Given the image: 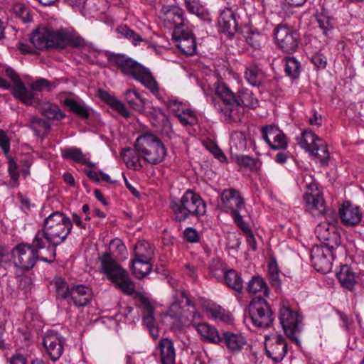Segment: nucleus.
I'll return each instance as SVG.
<instances>
[{
  "instance_id": "f03ea898",
  "label": "nucleus",
  "mask_w": 364,
  "mask_h": 364,
  "mask_svg": "<svg viewBox=\"0 0 364 364\" xmlns=\"http://www.w3.org/2000/svg\"><path fill=\"white\" fill-rule=\"evenodd\" d=\"M108 63L124 76L131 77L155 94L159 92V84L151 71L136 60L124 54L110 53Z\"/></svg>"
},
{
  "instance_id": "0eeeda50",
  "label": "nucleus",
  "mask_w": 364,
  "mask_h": 364,
  "mask_svg": "<svg viewBox=\"0 0 364 364\" xmlns=\"http://www.w3.org/2000/svg\"><path fill=\"white\" fill-rule=\"evenodd\" d=\"M53 284L58 298L70 299L76 306H85L92 300V291L88 286L84 284L70 286L62 277H55Z\"/></svg>"
},
{
  "instance_id": "c9c22d12",
  "label": "nucleus",
  "mask_w": 364,
  "mask_h": 364,
  "mask_svg": "<svg viewBox=\"0 0 364 364\" xmlns=\"http://www.w3.org/2000/svg\"><path fill=\"white\" fill-rule=\"evenodd\" d=\"M152 260L132 259V269L134 275L141 279L149 274L152 269Z\"/></svg>"
},
{
  "instance_id": "9b49d317",
  "label": "nucleus",
  "mask_w": 364,
  "mask_h": 364,
  "mask_svg": "<svg viewBox=\"0 0 364 364\" xmlns=\"http://www.w3.org/2000/svg\"><path fill=\"white\" fill-rule=\"evenodd\" d=\"M300 146L314 155L322 166L327 165L329 152L326 144L321 138L317 136L310 130H305L301 134Z\"/></svg>"
},
{
  "instance_id": "ddd939ff",
  "label": "nucleus",
  "mask_w": 364,
  "mask_h": 364,
  "mask_svg": "<svg viewBox=\"0 0 364 364\" xmlns=\"http://www.w3.org/2000/svg\"><path fill=\"white\" fill-rule=\"evenodd\" d=\"M279 319L287 336L299 344L297 334L302 329V316L291 308L282 306L279 310Z\"/></svg>"
},
{
  "instance_id": "bb28decb",
  "label": "nucleus",
  "mask_w": 364,
  "mask_h": 364,
  "mask_svg": "<svg viewBox=\"0 0 364 364\" xmlns=\"http://www.w3.org/2000/svg\"><path fill=\"white\" fill-rule=\"evenodd\" d=\"M304 200L307 210L314 216L322 215L326 210L325 201L323 196L318 193L316 194L305 193Z\"/></svg>"
},
{
  "instance_id": "6e6552de",
  "label": "nucleus",
  "mask_w": 364,
  "mask_h": 364,
  "mask_svg": "<svg viewBox=\"0 0 364 364\" xmlns=\"http://www.w3.org/2000/svg\"><path fill=\"white\" fill-rule=\"evenodd\" d=\"M102 267L109 279L126 294L132 295L135 291V286L129 277L127 272L108 253L103 254L100 258Z\"/></svg>"
},
{
  "instance_id": "7c9ffc66",
  "label": "nucleus",
  "mask_w": 364,
  "mask_h": 364,
  "mask_svg": "<svg viewBox=\"0 0 364 364\" xmlns=\"http://www.w3.org/2000/svg\"><path fill=\"white\" fill-rule=\"evenodd\" d=\"M98 97L122 116L124 117L129 116V112L124 105L115 97L111 95L107 91L100 90L98 91Z\"/></svg>"
},
{
  "instance_id": "6ab92c4d",
  "label": "nucleus",
  "mask_w": 364,
  "mask_h": 364,
  "mask_svg": "<svg viewBox=\"0 0 364 364\" xmlns=\"http://www.w3.org/2000/svg\"><path fill=\"white\" fill-rule=\"evenodd\" d=\"M172 40L183 53L192 55L196 53V38L189 27L183 30L177 28L176 32H173Z\"/></svg>"
},
{
  "instance_id": "f3484780",
  "label": "nucleus",
  "mask_w": 364,
  "mask_h": 364,
  "mask_svg": "<svg viewBox=\"0 0 364 364\" xmlns=\"http://www.w3.org/2000/svg\"><path fill=\"white\" fill-rule=\"evenodd\" d=\"M185 11L180 7L172 6L163 9L161 19L165 27L176 32L188 27V21L185 18Z\"/></svg>"
},
{
  "instance_id": "f704fd0d",
  "label": "nucleus",
  "mask_w": 364,
  "mask_h": 364,
  "mask_svg": "<svg viewBox=\"0 0 364 364\" xmlns=\"http://www.w3.org/2000/svg\"><path fill=\"white\" fill-rule=\"evenodd\" d=\"M222 342L232 352L240 350L245 343V338L241 335L229 331L225 332L223 334Z\"/></svg>"
},
{
  "instance_id": "423d86ee",
  "label": "nucleus",
  "mask_w": 364,
  "mask_h": 364,
  "mask_svg": "<svg viewBox=\"0 0 364 364\" xmlns=\"http://www.w3.org/2000/svg\"><path fill=\"white\" fill-rule=\"evenodd\" d=\"M134 147L141 158L151 164H160L166 156V149L162 141L151 133L140 135Z\"/></svg>"
},
{
  "instance_id": "6e6d98bb",
  "label": "nucleus",
  "mask_w": 364,
  "mask_h": 364,
  "mask_svg": "<svg viewBox=\"0 0 364 364\" xmlns=\"http://www.w3.org/2000/svg\"><path fill=\"white\" fill-rule=\"evenodd\" d=\"M109 252L107 253L110 255L113 259H114L112 255H113L114 257L122 255L126 252V247L120 239L115 238L111 240L109 245Z\"/></svg>"
},
{
  "instance_id": "72a5a7b5",
  "label": "nucleus",
  "mask_w": 364,
  "mask_h": 364,
  "mask_svg": "<svg viewBox=\"0 0 364 364\" xmlns=\"http://www.w3.org/2000/svg\"><path fill=\"white\" fill-rule=\"evenodd\" d=\"M26 126L28 127L38 136H43L48 133L50 124L46 120L38 117L31 116L27 120Z\"/></svg>"
},
{
  "instance_id": "a878e982",
  "label": "nucleus",
  "mask_w": 364,
  "mask_h": 364,
  "mask_svg": "<svg viewBox=\"0 0 364 364\" xmlns=\"http://www.w3.org/2000/svg\"><path fill=\"white\" fill-rule=\"evenodd\" d=\"M220 29L232 36L237 30V23L234 12L230 9L222 11L218 20Z\"/></svg>"
},
{
  "instance_id": "39448f33",
  "label": "nucleus",
  "mask_w": 364,
  "mask_h": 364,
  "mask_svg": "<svg viewBox=\"0 0 364 364\" xmlns=\"http://www.w3.org/2000/svg\"><path fill=\"white\" fill-rule=\"evenodd\" d=\"M171 208L173 219L183 222L189 217H200L206 212V204L202 198L191 190L186 191L179 200H172Z\"/></svg>"
},
{
  "instance_id": "338daca9",
  "label": "nucleus",
  "mask_w": 364,
  "mask_h": 364,
  "mask_svg": "<svg viewBox=\"0 0 364 364\" xmlns=\"http://www.w3.org/2000/svg\"><path fill=\"white\" fill-rule=\"evenodd\" d=\"M213 316L215 318H218L223 321L229 323L232 321L231 316L229 314H226L224 310L221 309H215L212 312Z\"/></svg>"
},
{
  "instance_id": "69168bd1",
  "label": "nucleus",
  "mask_w": 364,
  "mask_h": 364,
  "mask_svg": "<svg viewBox=\"0 0 364 364\" xmlns=\"http://www.w3.org/2000/svg\"><path fill=\"white\" fill-rule=\"evenodd\" d=\"M311 62L318 69H324L327 65V59H326V56H324L321 53L314 54L311 58Z\"/></svg>"
},
{
  "instance_id": "5701e85b",
  "label": "nucleus",
  "mask_w": 364,
  "mask_h": 364,
  "mask_svg": "<svg viewBox=\"0 0 364 364\" xmlns=\"http://www.w3.org/2000/svg\"><path fill=\"white\" fill-rule=\"evenodd\" d=\"M220 198L224 208L230 210L231 215L245 207L244 199L236 189H225L220 194Z\"/></svg>"
},
{
  "instance_id": "774afa93",
  "label": "nucleus",
  "mask_w": 364,
  "mask_h": 364,
  "mask_svg": "<svg viewBox=\"0 0 364 364\" xmlns=\"http://www.w3.org/2000/svg\"><path fill=\"white\" fill-rule=\"evenodd\" d=\"M18 288L24 290L25 291L31 289L32 281L28 276H21L18 279Z\"/></svg>"
},
{
  "instance_id": "4d7b16f0",
  "label": "nucleus",
  "mask_w": 364,
  "mask_h": 364,
  "mask_svg": "<svg viewBox=\"0 0 364 364\" xmlns=\"http://www.w3.org/2000/svg\"><path fill=\"white\" fill-rule=\"evenodd\" d=\"M268 274L272 286L278 288L281 285L279 272L277 264L275 262H271L268 265Z\"/></svg>"
},
{
  "instance_id": "680f3d73",
  "label": "nucleus",
  "mask_w": 364,
  "mask_h": 364,
  "mask_svg": "<svg viewBox=\"0 0 364 364\" xmlns=\"http://www.w3.org/2000/svg\"><path fill=\"white\" fill-rule=\"evenodd\" d=\"M11 138L6 132L0 129V148L5 155H8L10 151Z\"/></svg>"
},
{
  "instance_id": "1a4fd4ad",
  "label": "nucleus",
  "mask_w": 364,
  "mask_h": 364,
  "mask_svg": "<svg viewBox=\"0 0 364 364\" xmlns=\"http://www.w3.org/2000/svg\"><path fill=\"white\" fill-rule=\"evenodd\" d=\"M45 249L44 246H38L36 243V237L33 239L31 244L21 243L17 245L12 250L11 255L14 263L23 270L32 269L38 259L46 256H39L38 252Z\"/></svg>"
},
{
  "instance_id": "c756f323",
  "label": "nucleus",
  "mask_w": 364,
  "mask_h": 364,
  "mask_svg": "<svg viewBox=\"0 0 364 364\" xmlns=\"http://www.w3.org/2000/svg\"><path fill=\"white\" fill-rule=\"evenodd\" d=\"M133 255V259L154 261V248L146 240L138 241L134 245Z\"/></svg>"
},
{
  "instance_id": "5fc2aeb1",
  "label": "nucleus",
  "mask_w": 364,
  "mask_h": 364,
  "mask_svg": "<svg viewBox=\"0 0 364 364\" xmlns=\"http://www.w3.org/2000/svg\"><path fill=\"white\" fill-rule=\"evenodd\" d=\"M236 162L240 166L247 168L251 171H256L259 167V161L247 155L237 156Z\"/></svg>"
},
{
  "instance_id": "4c0bfd02",
  "label": "nucleus",
  "mask_w": 364,
  "mask_h": 364,
  "mask_svg": "<svg viewBox=\"0 0 364 364\" xmlns=\"http://www.w3.org/2000/svg\"><path fill=\"white\" fill-rule=\"evenodd\" d=\"M245 78L251 85L259 87L263 83L264 75L257 66L252 65L246 68Z\"/></svg>"
},
{
  "instance_id": "bf43d9fd",
  "label": "nucleus",
  "mask_w": 364,
  "mask_h": 364,
  "mask_svg": "<svg viewBox=\"0 0 364 364\" xmlns=\"http://www.w3.org/2000/svg\"><path fill=\"white\" fill-rule=\"evenodd\" d=\"M232 146H235L239 151H245L247 147L245 136L242 132H235L231 138Z\"/></svg>"
},
{
  "instance_id": "864d4df0",
  "label": "nucleus",
  "mask_w": 364,
  "mask_h": 364,
  "mask_svg": "<svg viewBox=\"0 0 364 364\" xmlns=\"http://www.w3.org/2000/svg\"><path fill=\"white\" fill-rule=\"evenodd\" d=\"M176 117L184 126H192L198 122V118L195 112L188 107H186V109L182 111Z\"/></svg>"
},
{
  "instance_id": "3c124183",
  "label": "nucleus",
  "mask_w": 364,
  "mask_h": 364,
  "mask_svg": "<svg viewBox=\"0 0 364 364\" xmlns=\"http://www.w3.org/2000/svg\"><path fill=\"white\" fill-rule=\"evenodd\" d=\"M152 117L154 122H152L153 125L155 127H162L163 132L166 133H168V132L171 131V124L168 121V119L166 114H164L160 110L159 112L155 111L154 113L152 114Z\"/></svg>"
},
{
  "instance_id": "58836bf2",
  "label": "nucleus",
  "mask_w": 364,
  "mask_h": 364,
  "mask_svg": "<svg viewBox=\"0 0 364 364\" xmlns=\"http://www.w3.org/2000/svg\"><path fill=\"white\" fill-rule=\"evenodd\" d=\"M237 100L240 101V106L247 107L252 109L257 107L258 100L252 91L246 88H242L237 92Z\"/></svg>"
},
{
  "instance_id": "f8f14e48",
  "label": "nucleus",
  "mask_w": 364,
  "mask_h": 364,
  "mask_svg": "<svg viewBox=\"0 0 364 364\" xmlns=\"http://www.w3.org/2000/svg\"><path fill=\"white\" fill-rule=\"evenodd\" d=\"M275 43L284 53H294L299 48L300 35L298 31L285 24H279L273 32Z\"/></svg>"
},
{
  "instance_id": "c85d7f7f",
  "label": "nucleus",
  "mask_w": 364,
  "mask_h": 364,
  "mask_svg": "<svg viewBox=\"0 0 364 364\" xmlns=\"http://www.w3.org/2000/svg\"><path fill=\"white\" fill-rule=\"evenodd\" d=\"M183 306L177 301H173L167 310L166 316L173 320V325L177 327L182 326L190 319H193L192 315L184 314L182 311Z\"/></svg>"
},
{
  "instance_id": "49530a36",
  "label": "nucleus",
  "mask_w": 364,
  "mask_h": 364,
  "mask_svg": "<svg viewBox=\"0 0 364 364\" xmlns=\"http://www.w3.org/2000/svg\"><path fill=\"white\" fill-rule=\"evenodd\" d=\"M58 83L56 82H50L46 78H38L35 82L31 84V89L28 90L35 92H50L55 89Z\"/></svg>"
},
{
  "instance_id": "c03bdc74",
  "label": "nucleus",
  "mask_w": 364,
  "mask_h": 364,
  "mask_svg": "<svg viewBox=\"0 0 364 364\" xmlns=\"http://www.w3.org/2000/svg\"><path fill=\"white\" fill-rule=\"evenodd\" d=\"M173 301H177L180 305L183 306V304H185L186 306H187L188 308H191L188 309V311L192 315L193 318H196V316H198V314L196 311L194 304L191 302L184 289L176 290L174 294L173 295Z\"/></svg>"
},
{
  "instance_id": "473e14b6",
  "label": "nucleus",
  "mask_w": 364,
  "mask_h": 364,
  "mask_svg": "<svg viewBox=\"0 0 364 364\" xmlns=\"http://www.w3.org/2000/svg\"><path fill=\"white\" fill-rule=\"evenodd\" d=\"M62 156L65 159L73 160L76 163L95 166V164L90 161L87 155L83 154L82 150L77 147H70L62 150Z\"/></svg>"
},
{
  "instance_id": "09e8293b",
  "label": "nucleus",
  "mask_w": 364,
  "mask_h": 364,
  "mask_svg": "<svg viewBox=\"0 0 364 364\" xmlns=\"http://www.w3.org/2000/svg\"><path fill=\"white\" fill-rule=\"evenodd\" d=\"M65 104L68 106L70 111L77 114L81 118L86 119L90 117V112L87 108L78 103L73 99H66L65 100Z\"/></svg>"
},
{
  "instance_id": "a19ab883",
  "label": "nucleus",
  "mask_w": 364,
  "mask_h": 364,
  "mask_svg": "<svg viewBox=\"0 0 364 364\" xmlns=\"http://www.w3.org/2000/svg\"><path fill=\"white\" fill-rule=\"evenodd\" d=\"M123 160L124 161L127 166L129 168L134 170H140L142 167L140 163L139 154H136L134 150L131 149H124L122 154Z\"/></svg>"
},
{
  "instance_id": "603ef678",
  "label": "nucleus",
  "mask_w": 364,
  "mask_h": 364,
  "mask_svg": "<svg viewBox=\"0 0 364 364\" xmlns=\"http://www.w3.org/2000/svg\"><path fill=\"white\" fill-rule=\"evenodd\" d=\"M285 72L292 78H296L300 72V63L294 57H287L285 63Z\"/></svg>"
},
{
  "instance_id": "e433bc0d",
  "label": "nucleus",
  "mask_w": 364,
  "mask_h": 364,
  "mask_svg": "<svg viewBox=\"0 0 364 364\" xmlns=\"http://www.w3.org/2000/svg\"><path fill=\"white\" fill-rule=\"evenodd\" d=\"M197 331L202 337L210 343H220L222 342V337L214 326L202 323L197 326Z\"/></svg>"
},
{
  "instance_id": "cd10ccee",
  "label": "nucleus",
  "mask_w": 364,
  "mask_h": 364,
  "mask_svg": "<svg viewBox=\"0 0 364 364\" xmlns=\"http://www.w3.org/2000/svg\"><path fill=\"white\" fill-rule=\"evenodd\" d=\"M158 346L161 364H175L176 351L173 341L167 338H162Z\"/></svg>"
},
{
  "instance_id": "de8ad7c7",
  "label": "nucleus",
  "mask_w": 364,
  "mask_h": 364,
  "mask_svg": "<svg viewBox=\"0 0 364 364\" xmlns=\"http://www.w3.org/2000/svg\"><path fill=\"white\" fill-rule=\"evenodd\" d=\"M315 18L323 34L328 36L333 28L332 18L323 13L316 14Z\"/></svg>"
},
{
  "instance_id": "0e129e2a",
  "label": "nucleus",
  "mask_w": 364,
  "mask_h": 364,
  "mask_svg": "<svg viewBox=\"0 0 364 364\" xmlns=\"http://www.w3.org/2000/svg\"><path fill=\"white\" fill-rule=\"evenodd\" d=\"M169 110L177 117L182 111L186 109V106L176 100H170L168 105Z\"/></svg>"
},
{
  "instance_id": "20e7f679",
  "label": "nucleus",
  "mask_w": 364,
  "mask_h": 364,
  "mask_svg": "<svg viewBox=\"0 0 364 364\" xmlns=\"http://www.w3.org/2000/svg\"><path fill=\"white\" fill-rule=\"evenodd\" d=\"M217 112L220 113L227 123L240 120L243 109L233 92L225 83H218L215 96L211 98Z\"/></svg>"
},
{
  "instance_id": "dca6fc26",
  "label": "nucleus",
  "mask_w": 364,
  "mask_h": 364,
  "mask_svg": "<svg viewBox=\"0 0 364 364\" xmlns=\"http://www.w3.org/2000/svg\"><path fill=\"white\" fill-rule=\"evenodd\" d=\"M43 345L53 361L58 360L63 353L65 339L57 331L48 330L43 338Z\"/></svg>"
},
{
  "instance_id": "412c9836",
  "label": "nucleus",
  "mask_w": 364,
  "mask_h": 364,
  "mask_svg": "<svg viewBox=\"0 0 364 364\" xmlns=\"http://www.w3.org/2000/svg\"><path fill=\"white\" fill-rule=\"evenodd\" d=\"M339 216L343 224L354 227L364 223V215L359 206L345 201L339 208Z\"/></svg>"
},
{
  "instance_id": "f257e3e1",
  "label": "nucleus",
  "mask_w": 364,
  "mask_h": 364,
  "mask_svg": "<svg viewBox=\"0 0 364 364\" xmlns=\"http://www.w3.org/2000/svg\"><path fill=\"white\" fill-rule=\"evenodd\" d=\"M71 219L60 211L48 215L43 221V228L36 233V243L44 246L48 255L41 260L51 263L56 257V247L64 242L71 232Z\"/></svg>"
},
{
  "instance_id": "2f4dec72",
  "label": "nucleus",
  "mask_w": 364,
  "mask_h": 364,
  "mask_svg": "<svg viewBox=\"0 0 364 364\" xmlns=\"http://www.w3.org/2000/svg\"><path fill=\"white\" fill-rule=\"evenodd\" d=\"M336 277L341 286L347 289L352 290L356 284V275L348 265L341 266Z\"/></svg>"
},
{
  "instance_id": "a211bd4d",
  "label": "nucleus",
  "mask_w": 364,
  "mask_h": 364,
  "mask_svg": "<svg viewBox=\"0 0 364 364\" xmlns=\"http://www.w3.org/2000/svg\"><path fill=\"white\" fill-rule=\"evenodd\" d=\"M316 233L318 239L323 243L326 250L333 251L339 247L341 244V237L336 231L334 225L329 223H321L316 228Z\"/></svg>"
},
{
  "instance_id": "37998d69",
  "label": "nucleus",
  "mask_w": 364,
  "mask_h": 364,
  "mask_svg": "<svg viewBox=\"0 0 364 364\" xmlns=\"http://www.w3.org/2000/svg\"><path fill=\"white\" fill-rule=\"evenodd\" d=\"M139 301L144 308V313L143 316V321L144 325L146 326L147 328L154 326V309L153 306L151 305L149 299L145 296L141 294L139 296Z\"/></svg>"
},
{
  "instance_id": "4468645a",
  "label": "nucleus",
  "mask_w": 364,
  "mask_h": 364,
  "mask_svg": "<svg viewBox=\"0 0 364 364\" xmlns=\"http://www.w3.org/2000/svg\"><path fill=\"white\" fill-rule=\"evenodd\" d=\"M264 346L267 357L274 363L281 362L287 353L288 345L282 335L267 336Z\"/></svg>"
},
{
  "instance_id": "79ce46f5",
  "label": "nucleus",
  "mask_w": 364,
  "mask_h": 364,
  "mask_svg": "<svg viewBox=\"0 0 364 364\" xmlns=\"http://www.w3.org/2000/svg\"><path fill=\"white\" fill-rule=\"evenodd\" d=\"M187 10L203 21H210L208 11L196 0H186Z\"/></svg>"
},
{
  "instance_id": "8fccbe9b",
  "label": "nucleus",
  "mask_w": 364,
  "mask_h": 364,
  "mask_svg": "<svg viewBox=\"0 0 364 364\" xmlns=\"http://www.w3.org/2000/svg\"><path fill=\"white\" fill-rule=\"evenodd\" d=\"M117 31L122 36L130 41L134 46H137L143 41L139 34L130 29L126 25H121L117 27Z\"/></svg>"
},
{
  "instance_id": "4be33fe9",
  "label": "nucleus",
  "mask_w": 364,
  "mask_h": 364,
  "mask_svg": "<svg viewBox=\"0 0 364 364\" xmlns=\"http://www.w3.org/2000/svg\"><path fill=\"white\" fill-rule=\"evenodd\" d=\"M218 264L221 268L220 274L215 271V262H213L210 267L213 275L214 277L223 275L224 281L229 288L238 293H241L243 289V280L240 274L233 269H225L223 267V264L220 262H218Z\"/></svg>"
},
{
  "instance_id": "7ed1b4c3",
  "label": "nucleus",
  "mask_w": 364,
  "mask_h": 364,
  "mask_svg": "<svg viewBox=\"0 0 364 364\" xmlns=\"http://www.w3.org/2000/svg\"><path fill=\"white\" fill-rule=\"evenodd\" d=\"M30 41L38 50L81 45V39L71 32L63 29L53 31L45 26H39L34 30L31 34Z\"/></svg>"
},
{
  "instance_id": "393cba45",
  "label": "nucleus",
  "mask_w": 364,
  "mask_h": 364,
  "mask_svg": "<svg viewBox=\"0 0 364 364\" xmlns=\"http://www.w3.org/2000/svg\"><path fill=\"white\" fill-rule=\"evenodd\" d=\"M6 75L13 82L12 94L15 98L23 104H29L31 98L28 97L32 91H29L21 80L18 75L13 69L9 68L5 70Z\"/></svg>"
},
{
  "instance_id": "052dcab7",
  "label": "nucleus",
  "mask_w": 364,
  "mask_h": 364,
  "mask_svg": "<svg viewBox=\"0 0 364 364\" xmlns=\"http://www.w3.org/2000/svg\"><path fill=\"white\" fill-rule=\"evenodd\" d=\"M231 216L233 218L235 223L243 232L245 235L250 234V232H252L250 225L243 220L239 212H234Z\"/></svg>"
},
{
  "instance_id": "aec40b11",
  "label": "nucleus",
  "mask_w": 364,
  "mask_h": 364,
  "mask_svg": "<svg viewBox=\"0 0 364 364\" xmlns=\"http://www.w3.org/2000/svg\"><path fill=\"white\" fill-rule=\"evenodd\" d=\"M30 99L29 104H25L27 106H33L37 108L41 114L48 119L61 120L65 114L61 111L59 107L48 101H43L38 97L36 93L31 92L28 95Z\"/></svg>"
},
{
  "instance_id": "ea45409f",
  "label": "nucleus",
  "mask_w": 364,
  "mask_h": 364,
  "mask_svg": "<svg viewBox=\"0 0 364 364\" xmlns=\"http://www.w3.org/2000/svg\"><path fill=\"white\" fill-rule=\"evenodd\" d=\"M247 291L251 294L262 293V296L269 295V288L264 280L260 277H253L247 283Z\"/></svg>"
},
{
  "instance_id": "2eb2a0df",
  "label": "nucleus",
  "mask_w": 364,
  "mask_h": 364,
  "mask_svg": "<svg viewBox=\"0 0 364 364\" xmlns=\"http://www.w3.org/2000/svg\"><path fill=\"white\" fill-rule=\"evenodd\" d=\"M262 138L273 150H284L288 146L286 134L276 125L270 124L261 128Z\"/></svg>"
},
{
  "instance_id": "9d476101",
  "label": "nucleus",
  "mask_w": 364,
  "mask_h": 364,
  "mask_svg": "<svg viewBox=\"0 0 364 364\" xmlns=\"http://www.w3.org/2000/svg\"><path fill=\"white\" fill-rule=\"evenodd\" d=\"M249 319L252 324L258 328H267L272 323L273 312L267 301L262 295L255 296L248 307Z\"/></svg>"
},
{
  "instance_id": "a18cd8bd",
  "label": "nucleus",
  "mask_w": 364,
  "mask_h": 364,
  "mask_svg": "<svg viewBox=\"0 0 364 364\" xmlns=\"http://www.w3.org/2000/svg\"><path fill=\"white\" fill-rule=\"evenodd\" d=\"M124 97L129 106L137 112H142L144 108V100L135 90H129L124 93Z\"/></svg>"
},
{
  "instance_id": "13d9d810",
  "label": "nucleus",
  "mask_w": 364,
  "mask_h": 364,
  "mask_svg": "<svg viewBox=\"0 0 364 364\" xmlns=\"http://www.w3.org/2000/svg\"><path fill=\"white\" fill-rule=\"evenodd\" d=\"M14 11L17 17L21 18L23 23L31 21L30 10L22 4H16L14 6Z\"/></svg>"
},
{
  "instance_id": "e2e57ef3",
  "label": "nucleus",
  "mask_w": 364,
  "mask_h": 364,
  "mask_svg": "<svg viewBox=\"0 0 364 364\" xmlns=\"http://www.w3.org/2000/svg\"><path fill=\"white\" fill-rule=\"evenodd\" d=\"M183 237L187 242L191 243H196L200 240V235L198 231L191 227L186 228L183 231Z\"/></svg>"
},
{
  "instance_id": "b1692460",
  "label": "nucleus",
  "mask_w": 364,
  "mask_h": 364,
  "mask_svg": "<svg viewBox=\"0 0 364 364\" xmlns=\"http://www.w3.org/2000/svg\"><path fill=\"white\" fill-rule=\"evenodd\" d=\"M333 257V251L326 250L318 247L313 250L311 255L315 269L322 273H327L331 269V260Z\"/></svg>"
}]
</instances>
